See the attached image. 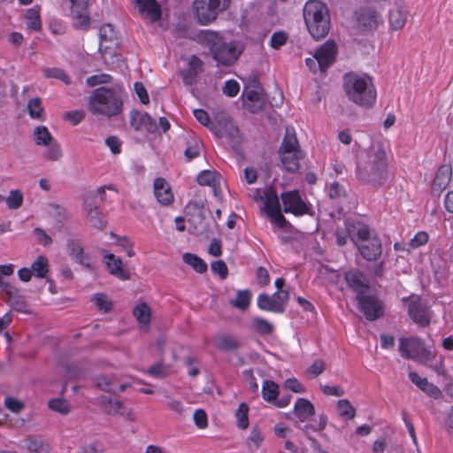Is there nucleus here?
I'll use <instances>...</instances> for the list:
<instances>
[{"label":"nucleus","instance_id":"aec40b11","mask_svg":"<svg viewBox=\"0 0 453 453\" xmlns=\"http://www.w3.org/2000/svg\"><path fill=\"white\" fill-rule=\"evenodd\" d=\"M197 182L203 186H209L212 188L214 196L221 199V175L215 171L204 170L197 176Z\"/></svg>","mask_w":453,"mask_h":453},{"label":"nucleus","instance_id":"3c124183","mask_svg":"<svg viewBox=\"0 0 453 453\" xmlns=\"http://www.w3.org/2000/svg\"><path fill=\"white\" fill-rule=\"evenodd\" d=\"M28 114L32 119H40L42 114V101L39 97H35L28 101Z\"/></svg>","mask_w":453,"mask_h":453},{"label":"nucleus","instance_id":"8fccbe9b","mask_svg":"<svg viewBox=\"0 0 453 453\" xmlns=\"http://www.w3.org/2000/svg\"><path fill=\"white\" fill-rule=\"evenodd\" d=\"M43 76L48 79H57L63 81L65 84H69L70 80L66 73L59 68L49 67L42 70Z\"/></svg>","mask_w":453,"mask_h":453},{"label":"nucleus","instance_id":"79ce46f5","mask_svg":"<svg viewBox=\"0 0 453 453\" xmlns=\"http://www.w3.org/2000/svg\"><path fill=\"white\" fill-rule=\"evenodd\" d=\"M24 201V195L19 189H12L8 196H5V203L8 209L10 210H18L19 209Z\"/></svg>","mask_w":453,"mask_h":453},{"label":"nucleus","instance_id":"423d86ee","mask_svg":"<svg viewBox=\"0 0 453 453\" xmlns=\"http://www.w3.org/2000/svg\"><path fill=\"white\" fill-rule=\"evenodd\" d=\"M357 178L362 181L382 185L388 177V163L386 152L382 148H378L372 155L369 161L363 167H357Z\"/></svg>","mask_w":453,"mask_h":453},{"label":"nucleus","instance_id":"72a5a7b5","mask_svg":"<svg viewBox=\"0 0 453 453\" xmlns=\"http://www.w3.org/2000/svg\"><path fill=\"white\" fill-rule=\"evenodd\" d=\"M2 292L8 296V301L11 305L18 311H23L25 307V303L22 300L21 296L19 295V290L12 283L8 282L4 285V288Z\"/></svg>","mask_w":453,"mask_h":453},{"label":"nucleus","instance_id":"473e14b6","mask_svg":"<svg viewBox=\"0 0 453 453\" xmlns=\"http://www.w3.org/2000/svg\"><path fill=\"white\" fill-rule=\"evenodd\" d=\"M133 315L136 319L140 328L147 330L151 318L150 306L143 302L137 303L133 310Z\"/></svg>","mask_w":453,"mask_h":453},{"label":"nucleus","instance_id":"774afa93","mask_svg":"<svg viewBox=\"0 0 453 453\" xmlns=\"http://www.w3.org/2000/svg\"><path fill=\"white\" fill-rule=\"evenodd\" d=\"M5 407L12 412L18 413L24 408V403L16 398L8 396L4 400Z\"/></svg>","mask_w":453,"mask_h":453},{"label":"nucleus","instance_id":"6ab92c4d","mask_svg":"<svg viewBox=\"0 0 453 453\" xmlns=\"http://www.w3.org/2000/svg\"><path fill=\"white\" fill-rule=\"evenodd\" d=\"M319 59V69L324 72L334 61L336 56V45L334 42H326L315 51Z\"/></svg>","mask_w":453,"mask_h":453},{"label":"nucleus","instance_id":"39448f33","mask_svg":"<svg viewBox=\"0 0 453 453\" xmlns=\"http://www.w3.org/2000/svg\"><path fill=\"white\" fill-rule=\"evenodd\" d=\"M122 104L121 95L118 90L98 88L89 96L88 109L94 114L111 118L121 111Z\"/></svg>","mask_w":453,"mask_h":453},{"label":"nucleus","instance_id":"393cba45","mask_svg":"<svg viewBox=\"0 0 453 453\" xmlns=\"http://www.w3.org/2000/svg\"><path fill=\"white\" fill-rule=\"evenodd\" d=\"M154 195L157 202L169 205L173 202V194L169 183L163 178H157L153 183Z\"/></svg>","mask_w":453,"mask_h":453},{"label":"nucleus","instance_id":"49530a36","mask_svg":"<svg viewBox=\"0 0 453 453\" xmlns=\"http://www.w3.org/2000/svg\"><path fill=\"white\" fill-rule=\"evenodd\" d=\"M249 406L242 403L235 411L236 425L240 429H246L249 426Z\"/></svg>","mask_w":453,"mask_h":453},{"label":"nucleus","instance_id":"bb28decb","mask_svg":"<svg viewBox=\"0 0 453 453\" xmlns=\"http://www.w3.org/2000/svg\"><path fill=\"white\" fill-rule=\"evenodd\" d=\"M142 15L151 21L158 20L161 17V9L155 0H133Z\"/></svg>","mask_w":453,"mask_h":453},{"label":"nucleus","instance_id":"cd10ccee","mask_svg":"<svg viewBox=\"0 0 453 453\" xmlns=\"http://www.w3.org/2000/svg\"><path fill=\"white\" fill-rule=\"evenodd\" d=\"M68 255L78 264L89 267V260L83 251V247L80 241L76 239H69L67 241Z\"/></svg>","mask_w":453,"mask_h":453},{"label":"nucleus","instance_id":"864d4df0","mask_svg":"<svg viewBox=\"0 0 453 453\" xmlns=\"http://www.w3.org/2000/svg\"><path fill=\"white\" fill-rule=\"evenodd\" d=\"M49 408L53 411H58L60 414L65 415L70 411L68 403L63 398H54L49 401Z\"/></svg>","mask_w":453,"mask_h":453},{"label":"nucleus","instance_id":"4c0bfd02","mask_svg":"<svg viewBox=\"0 0 453 453\" xmlns=\"http://www.w3.org/2000/svg\"><path fill=\"white\" fill-rule=\"evenodd\" d=\"M31 268L35 277L44 279L47 277L50 271L49 259L45 256L40 255L33 262Z\"/></svg>","mask_w":453,"mask_h":453},{"label":"nucleus","instance_id":"338daca9","mask_svg":"<svg viewBox=\"0 0 453 453\" xmlns=\"http://www.w3.org/2000/svg\"><path fill=\"white\" fill-rule=\"evenodd\" d=\"M193 419L196 426L200 429H204L208 426L207 414L202 409L196 410L194 412Z\"/></svg>","mask_w":453,"mask_h":453},{"label":"nucleus","instance_id":"052dcab7","mask_svg":"<svg viewBox=\"0 0 453 453\" xmlns=\"http://www.w3.org/2000/svg\"><path fill=\"white\" fill-rule=\"evenodd\" d=\"M169 373V367L164 365L162 363L156 364L150 366L148 370V374L155 378H163Z\"/></svg>","mask_w":453,"mask_h":453},{"label":"nucleus","instance_id":"2eb2a0df","mask_svg":"<svg viewBox=\"0 0 453 453\" xmlns=\"http://www.w3.org/2000/svg\"><path fill=\"white\" fill-rule=\"evenodd\" d=\"M279 386L273 380H265L262 386V397L265 401L273 403L278 408H284L290 403L291 395H283L278 399Z\"/></svg>","mask_w":453,"mask_h":453},{"label":"nucleus","instance_id":"b1692460","mask_svg":"<svg viewBox=\"0 0 453 453\" xmlns=\"http://www.w3.org/2000/svg\"><path fill=\"white\" fill-rule=\"evenodd\" d=\"M257 304L263 311L281 313L284 311V302L280 295L277 292L273 296L260 294L257 297Z\"/></svg>","mask_w":453,"mask_h":453},{"label":"nucleus","instance_id":"bf43d9fd","mask_svg":"<svg viewBox=\"0 0 453 453\" xmlns=\"http://www.w3.org/2000/svg\"><path fill=\"white\" fill-rule=\"evenodd\" d=\"M222 91L224 95L229 97H234L239 93L240 85L234 80H228L225 82V85L222 88Z\"/></svg>","mask_w":453,"mask_h":453},{"label":"nucleus","instance_id":"58836bf2","mask_svg":"<svg viewBox=\"0 0 453 453\" xmlns=\"http://www.w3.org/2000/svg\"><path fill=\"white\" fill-rule=\"evenodd\" d=\"M85 210L87 211V216L90 221L92 226L102 229L105 222L101 216V212L99 211L96 205L91 203H87Z\"/></svg>","mask_w":453,"mask_h":453},{"label":"nucleus","instance_id":"c756f323","mask_svg":"<svg viewBox=\"0 0 453 453\" xmlns=\"http://www.w3.org/2000/svg\"><path fill=\"white\" fill-rule=\"evenodd\" d=\"M105 265L109 273L117 278L126 280L129 278V274L123 269L122 261L119 257H115L111 253L104 255Z\"/></svg>","mask_w":453,"mask_h":453},{"label":"nucleus","instance_id":"9b49d317","mask_svg":"<svg viewBox=\"0 0 453 453\" xmlns=\"http://www.w3.org/2000/svg\"><path fill=\"white\" fill-rule=\"evenodd\" d=\"M280 198L283 203V211L286 213L302 216L309 214L311 211V205L302 198L298 190L283 192Z\"/></svg>","mask_w":453,"mask_h":453},{"label":"nucleus","instance_id":"4d7b16f0","mask_svg":"<svg viewBox=\"0 0 453 453\" xmlns=\"http://www.w3.org/2000/svg\"><path fill=\"white\" fill-rule=\"evenodd\" d=\"M164 403L168 409L174 411L178 415H182L185 411L184 404L180 400L175 399L169 395H165Z\"/></svg>","mask_w":453,"mask_h":453},{"label":"nucleus","instance_id":"20e7f679","mask_svg":"<svg viewBox=\"0 0 453 453\" xmlns=\"http://www.w3.org/2000/svg\"><path fill=\"white\" fill-rule=\"evenodd\" d=\"M303 19L311 35L319 40L330 29V14L327 6L319 0H309L303 6Z\"/></svg>","mask_w":453,"mask_h":453},{"label":"nucleus","instance_id":"412c9836","mask_svg":"<svg viewBox=\"0 0 453 453\" xmlns=\"http://www.w3.org/2000/svg\"><path fill=\"white\" fill-rule=\"evenodd\" d=\"M408 18L407 7L395 4L388 12V25L390 31H398L403 28Z\"/></svg>","mask_w":453,"mask_h":453},{"label":"nucleus","instance_id":"09e8293b","mask_svg":"<svg viewBox=\"0 0 453 453\" xmlns=\"http://www.w3.org/2000/svg\"><path fill=\"white\" fill-rule=\"evenodd\" d=\"M337 409L339 414L347 418L351 419L356 415L355 408L351 405L349 400L341 399L337 402Z\"/></svg>","mask_w":453,"mask_h":453},{"label":"nucleus","instance_id":"c03bdc74","mask_svg":"<svg viewBox=\"0 0 453 453\" xmlns=\"http://www.w3.org/2000/svg\"><path fill=\"white\" fill-rule=\"evenodd\" d=\"M263 441L264 434L261 428L257 426H253L247 439L249 449L252 451L257 450L262 445Z\"/></svg>","mask_w":453,"mask_h":453},{"label":"nucleus","instance_id":"e2e57ef3","mask_svg":"<svg viewBox=\"0 0 453 453\" xmlns=\"http://www.w3.org/2000/svg\"><path fill=\"white\" fill-rule=\"evenodd\" d=\"M346 194L347 192L345 188L336 181L333 182L329 187L328 195L330 198L337 199L345 197Z\"/></svg>","mask_w":453,"mask_h":453},{"label":"nucleus","instance_id":"9d476101","mask_svg":"<svg viewBox=\"0 0 453 453\" xmlns=\"http://www.w3.org/2000/svg\"><path fill=\"white\" fill-rule=\"evenodd\" d=\"M263 208L273 224L280 228L285 226L286 219L281 212L279 197L272 188L264 190Z\"/></svg>","mask_w":453,"mask_h":453},{"label":"nucleus","instance_id":"0e129e2a","mask_svg":"<svg viewBox=\"0 0 453 453\" xmlns=\"http://www.w3.org/2000/svg\"><path fill=\"white\" fill-rule=\"evenodd\" d=\"M284 388L294 393L301 394L305 392L303 385L296 378H290L284 381Z\"/></svg>","mask_w":453,"mask_h":453},{"label":"nucleus","instance_id":"69168bd1","mask_svg":"<svg viewBox=\"0 0 453 453\" xmlns=\"http://www.w3.org/2000/svg\"><path fill=\"white\" fill-rule=\"evenodd\" d=\"M319 276L329 283L335 284L339 280V273L328 267H322L319 270Z\"/></svg>","mask_w":453,"mask_h":453},{"label":"nucleus","instance_id":"a19ab883","mask_svg":"<svg viewBox=\"0 0 453 453\" xmlns=\"http://www.w3.org/2000/svg\"><path fill=\"white\" fill-rule=\"evenodd\" d=\"M35 142L39 146H46L54 141L48 128L44 126H39L33 132Z\"/></svg>","mask_w":453,"mask_h":453},{"label":"nucleus","instance_id":"2f4dec72","mask_svg":"<svg viewBox=\"0 0 453 453\" xmlns=\"http://www.w3.org/2000/svg\"><path fill=\"white\" fill-rule=\"evenodd\" d=\"M452 175V169L449 165H442L438 169L433 181V189L441 191L449 184Z\"/></svg>","mask_w":453,"mask_h":453},{"label":"nucleus","instance_id":"6e6d98bb","mask_svg":"<svg viewBox=\"0 0 453 453\" xmlns=\"http://www.w3.org/2000/svg\"><path fill=\"white\" fill-rule=\"evenodd\" d=\"M92 300L98 310L103 311L104 312H107L112 308L111 301L103 293L96 294Z\"/></svg>","mask_w":453,"mask_h":453},{"label":"nucleus","instance_id":"5701e85b","mask_svg":"<svg viewBox=\"0 0 453 453\" xmlns=\"http://www.w3.org/2000/svg\"><path fill=\"white\" fill-rule=\"evenodd\" d=\"M357 22L364 31H372L383 25V18L376 11L366 9L359 13Z\"/></svg>","mask_w":453,"mask_h":453},{"label":"nucleus","instance_id":"f8f14e48","mask_svg":"<svg viewBox=\"0 0 453 453\" xmlns=\"http://www.w3.org/2000/svg\"><path fill=\"white\" fill-rule=\"evenodd\" d=\"M408 302V314L414 323L420 326H426L431 320V311L428 306L424 303L418 296H411L403 298Z\"/></svg>","mask_w":453,"mask_h":453},{"label":"nucleus","instance_id":"5fc2aeb1","mask_svg":"<svg viewBox=\"0 0 453 453\" xmlns=\"http://www.w3.org/2000/svg\"><path fill=\"white\" fill-rule=\"evenodd\" d=\"M213 132L218 137L226 136L229 139L237 138L239 134L238 128L230 120L226 121V126L222 130L214 129Z\"/></svg>","mask_w":453,"mask_h":453},{"label":"nucleus","instance_id":"e433bc0d","mask_svg":"<svg viewBox=\"0 0 453 453\" xmlns=\"http://www.w3.org/2000/svg\"><path fill=\"white\" fill-rule=\"evenodd\" d=\"M25 20L28 30L40 31L42 28L40 8L34 6L33 8L28 9L25 13Z\"/></svg>","mask_w":453,"mask_h":453},{"label":"nucleus","instance_id":"a211bd4d","mask_svg":"<svg viewBox=\"0 0 453 453\" xmlns=\"http://www.w3.org/2000/svg\"><path fill=\"white\" fill-rule=\"evenodd\" d=\"M193 12L195 19L203 26L211 23L218 17L207 0H195L193 2Z\"/></svg>","mask_w":453,"mask_h":453},{"label":"nucleus","instance_id":"6e6552de","mask_svg":"<svg viewBox=\"0 0 453 453\" xmlns=\"http://www.w3.org/2000/svg\"><path fill=\"white\" fill-rule=\"evenodd\" d=\"M279 154L281 165L286 171L293 173L299 169V160L303 157V153L293 130L286 129Z\"/></svg>","mask_w":453,"mask_h":453},{"label":"nucleus","instance_id":"f3484780","mask_svg":"<svg viewBox=\"0 0 453 453\" xmlns=\"http://www.w3.org/2000/svg\"><path fill=\"white\" fill-rule=\"evenodd\" d=\"M243 104L247 109L252 112H256L262 109L264 99L261 88L258 85L254 84L251 87H246L242 93Z\"/></svg>","mask_w":453,"mask_h":453},{"label":"nucleus","instance_id":"7c9ffc66","mask_svg":"<svg viewBox=\"0 0 453 453\" xmlns=\"http://www.w3.org/2000/svg\"><path fill=\"white\" fill-rule=\"evenodd\" d=\"M294 413L299 421L304 422L315 414L314 405L305 398H298L294 405Z\"/></svg>","mask_w":453,"mask_h":453},{"label":"nucleus","instance_id":"c85d7f7f","mask_svg":"<svg viewBox=\"0 0 453 453\" xmlns=\"http://www.w3.org/2000/svg\"><path fill=\"white\" fill-rule=\"evenodd\" d=\"M345 279L348 285L357 292V295L365 294L368 288V282L365 276L357 270H350L346 273Z\"/></svg>","mask_w":453,"mask_h":453},{"label":"nucleus","instance_id":"ddd939ff","mask_svg":"<svg viewBox=\"0 0 453 453\" xmlns=\"http://www.w3.org/2000/svg\"><path fill=\"white\" fill-rule=\"evenodd\" d=\"M360 311L368 320H375L383 314L381 303L373 296L361 294L357 296Z\"/></svg>","mask_w":453,"mask_h":453},{"label":"nucleus","instance_id":"c9c22d12","mask_svg":"<svg viewBox=\"0 0 453 453\" xmlns=\"http://www.w3.org/2000/svg\"><path fill=\"white\" fill-rule=\"evenodd\" d=\"M29 453H48V444L39 436H29L23 441Z\"/></svg>","mask_w":453,"mask_h":453},{"label":"nucleus","instance_id":"603ef678","mask_svg":"<svg viewBox=\"0 0 453 453\" xmlns=\"http://www.w3.org/2000/svg\"><path fill=\"white\" fill-rule=\"evenodd\" d=\"M253 327L260 334H268L273 330V325L265 319L255 317L251 320Z\"/></svg>","mask_w":453,"mask_h":453},{"label":"nucleus","instance_id":"680f3d73","mask_svg":"<svg viewBox=\"0 0 453 453\" xmlns=\"http://www.w3.org/2000/svg\"><path fill=\"white\" fill-rule=\"evenodd\" d=\"M111 81V77L106 73H101L96 75H92L87 79V85L89 87H95L100 84H106Z\"/></svg>","mask_w":453,"mask_h":453},{"label":"nucleus","instance_id":"a18cd8bd","mask_svg":"<svg viewBox=\"0 0 453 453\" xmlns=\"http://www.w3.org/2000/svg\"><path fill=\"white\" fill-rule=\"evenodd\" d=\"M251 294L249 290H238L236 293V298L231 300L230 303L240 310H246L250 303Z\"/></svg>","mask_w":453,"mask_h":453},{"label":"nucleus","instance_id":"f257e3e1","mask_svg":"<svg viewBox=\"0 0 453 453\" xmlns=\"http://www.w3.org/2000/svg\"><path fill=\"white\" fill-rule=\"evenodd\" d=\"M198 42L210 50L217 66L233 65L243 50L242 45L237 41L226 42L224 36L212 30H202L197 35Z\"/></svg>","mask_w":453,"mask_h":453},{"label":"nucleus","instance_id":"37998d69","mask_svg":"<svg viewBox=\"0 0 453 453\" xmlns=\"http://www.w3.org/2000/svg\"><path fill=\"white\" fill-rule=\"evenodd\" d=\"M182 258L185 264L190 265L197 273H202L207 270L205 262L195 254L184 253Z\"/></svg>","mask_w":453,"mask_h":453},{"label":"nucleus","instance_id":"4be33fe9","mask_svg":"<svg viewBox=\"0 0 453 453\" xmlns=\"http://www.w3.org/2000/svg\"><path fill=\"white\" fill-rule=\"evenodd\" d=\"M130 125L136 131L142 129H145L150 133L157 131L156 121L148 113L139 111H132L130 112Z\"/></svg>","mask_w":453,"mask_h":453},{"label":"nucleus","instance_id":"0eeeda50","mask_svg":"<svg viewBox=\"0 0 453 453\" xmlns=\"http://www.w3.org/2000/svg\"><path fill=\"white\" fill-rule=\"evenodd\" d=\"M398 349L403 357L423 365L435 357V351L426 348L424 341L417 336L400 338Z\"/></svg>","mask_w":453,"mask_h":453},{"label":"nucleus","instance_id":"4468645a","mask_svg":"<svg viewBox=\"0 0 453 453\" xmlns=\"http://www.w3.org/2000/svg\"><path fill=\"white\" fill-rule=\"evenodd\" d=\"M70 16L77 28L84 29L89 26L88 0H70Z\"/></svg>","mask_w":453,"mask_h":453},{"label":"nucleus","instance_id":"f03ea898","mask_svg":"<svg viewBox=\"0 0 453 453\" xmlns=\"http://www.w3.org/2000/svg\"><path fill=\"white\" fill-rule=\"evenodd\" d=\"M343 88L349 101L362 107H371L376 100V89L369 75L349 73L344 75Z\"/></svg>","mask_w":453,"mask_h":453},{"label":"nucleus","instance_id":"a878e982","mask_svg":"<svg viewBox=\"0 0 453 453\" xmlns=\"http://www.w3.org/2000/svg\"><path fill=\"white\" fill-rule=\"evenodd\" d=\"M188 67L182 72L184 83L191 85L203 70V61L196 55L188 58Z\"/></svg>","mask_w":453,"mask_h":453},{"label":"nucleus","instance_id":"ea45409f","mask_svg":"<svg viewBox=\"0 0 453 453\" xmlns=\"http://www.w3.org/2000/svg\"><path fill=\"white\" fill-rule=\"evenodd\" d=\"M214 345L221 350H232L238 348L237 340L229 334H218L213 338Z\"/></svg>","mask_w":453,"mask_h":453},{"label":"nucleus","instance_id":"1a4fd4ad","mask_svg":"<svg viewBox=\"0 0 453 453\" xmlns=\"http://www.w3.org/2000/svg\"><path fill=\"white\" fill-rule=\"evenodd\" d=\"M100 45L99 50L104 61L107 65H113V61H110V58H116L119 60V56L111 50L117 47L119 44L116 32L111 24H105L101 27L99 30Z\"/></svg>","mask_w":453,"mask_h":453},{"label":"nucleus","instance_id":"de8ad7c7","mask_svg":"<svg viewBox=\"0 0 453 453\" xmlns=\"http://www.w3.org/2000/svg\"><path fill=\"white\" fill-rule=\"evenodd\" d=\"M46 150L43 153V157L50 161H58L62 157V150L59 143L57 141L51 142L46 145Z\"/></svg>","mask_w":453,"mask_h":453},{"label":"nucleus","instance_id":"dca6fc26","mask_svg":"<svg viewBox=\"0 0 453 453\" xmlns=\"http://www.w3.org/2000/svg\"><path fill=\"white\" fill-rule=\"evenodd\" d=\"M96 386L106 392H123L131 387V382H120L114 375H99L95 378Z\"/></svg>","mask_w":453,"mask_h":453},{"label":"nucleus","instance_id":"7ed1b4c3","mask_svg":"<svg viewBox=\"0 0 453 453\" xmlns=\"http://www.w3.org/2000/svg\"><path fill=\"white\" fill-rule=\"evenodd\" d=\"M347 232L365 259L376 260L380 256V240L368 226L356 222L347 228Z\"/></svg>","mask_w":453,"mask_h":453},{"label":"nucleus","instance_id":"13d9d810","mask_svg":"<svg viewBox=\"0 0 453 453\" xmlns=\"http://www.w3.org/2000/svg\"><path fill=\"white\" fill-rule=\"evenodd\" d=\"M194 116L196 120L203 126L208 127L210 130L214 131V126L211 121L209 114L203 109H196L193 111Z\"/></svg>","mask_w":453,"mask_h":453},{"label":"nucleus","instance_id":"f704fd0d","mask_svg":"<svg viewBox=\"0 0 453 453\" xmlns=\"http://www.w3.org/2000/svg\"><path fill=\"white\" fill-rule=\"evenodd\" d=\"M100 406L107 414L124 415L125 408L123 403L119 400L104 396L100 399Z\"/></svg>","mask_w":453,"mask_h":453}]
</instances>
